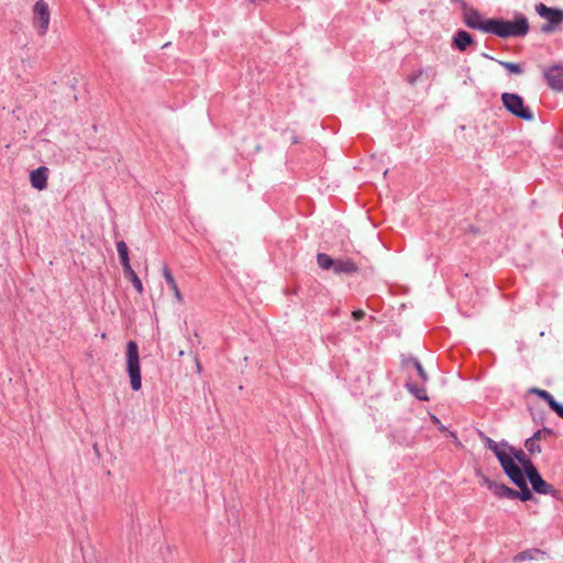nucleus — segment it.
Listing matches in <instances>:
<instances>
[{"instance_id": "1", "label": "nucleus", "mask_w": 563, "mask_h": 563, "mask_svg": "<svg viewBox=\"0 0 563 563\" xmlns=\"http://www.w3.org/2000/svg\"><path fill=\"white\" fill-rule=\"evenodd\" d=\"M452 2L460 4L463 23L471 30L500 38L523 37L529 33V21L523 14H517L511 21L503 18H485L479 10L465 0H452Z\"/></svg>"}, {"instance_id": "2", "label": "nucleus", "mask_w": 563, "mask_h": 563, "mask_svg": "<svg viewBox=\"0 0 563 563\" xmlns=\"http://www.w3.org/2000/svg\"><path fill=\"white\" fill-rule=\"evenodd\" d=\"M126 372L130 377L131 388L139 391L142 387L140 352L135 341H129L125 349Z\"/></svg>"}, {"instance_id": "3", "label": "nucleus", "mask_w": 563, "mask_h": 563, "mask_svg": "<svg viewBox=\"0 0 563 563\" xmlns=\"http://www.w3.org/2000/svg\"><path fill=\"white\" fill-rule=\"evenodd\" d=\"M501 102L504 108L514 117L525 121L533 120L534 115L532 110L526 106L520 95L516 92H504L501 93Z\"/></svg>"}, {"instance_id": "4", "label": "nucleus", "mask_w": 563, "mask_h": 563, "mask_svg": "<svg viewBox=\"0 0 563 563\" xmlns=\"http://www.w3.org/2000/svg\"><path fill=\"white\" fill-rule=\"evenodd\" d=\"M51 22V11L45 0H37L32 8V25L38 36H45Z\"/></svg>"}, {"instance_id": "5", "label": "nucleus", "mask_w": 563, "mask_h": 563, "mask_svg": "<svg viewBox=\"0 0 563 563\" xmlns=\"http://www.w3.org/2000/svg\"><path fill=\"white\" fill-rule=\"evenodd\" d=\"M536 12L547 20V23L541 26L543 33H551L563 23V9L551 8L540 2L536 5Z\"/></svg>"}, {"instance_id": "6", "label": "nucleus", "mask_w": 563, "mask_h": 563, "mask_svg": "<svg viewBox=\"0 0 563 563\" xmlns=\"http://www.w3.org/2000/svg\"><path fill=\"white\" fill-rule=\"evenodd\" d=\"M547 85L556 92H563V65L553 64L543 70Z\"/></svg>"}, {"instance_id": "7", "label": "nucleus", "mask_w": 563, "mask_h": 563, "mask_svg": "<svg viewBox=\"0 0 563 563\" xmlns=\"http://www.w3.org/2000/svg\"><path fill=\"white\" fill-rule=\"evenodd\" d=\"M527 478L536 493L541 495H551L552 497L559 499V492L541 477L538 470Z\"/></svg>"}, {"instance_id": "8", "label": "nucleus", "mask_w": 563, "mask_h": 563, "mask_svg": "<svg viewBox=\"0 0 563 563\" xmlns=\"http://www.w3.org/2000/svg\"><path fill=\"white\" fill-rule=\"evenodd\" d=\"M505 474L510 478V481L516 485H525V483L527 482V476L526 474L522 472V470L516 464V462L514 461V459H509V460H506L504 459L503 460V465H501Z\"/></svg>"}, {"instance_id": "9", "label": "nucleus", "mask_w": 563, "mask_h": 563, "mask_svg": "<svg viewBox=\"0 0 563 563\" xmlns=\"http://www.w3.org/2000/svg\"><path fill=\"white\" fill-rule=\"evenodd\" d=\"M504 445L509 450L511 453V456L514 461L516 460L521 466L522 472L526 474V476H530L537 471V467L530 460V457L525 453L521 449H515L514 446L509 445L508 443H504Z\"/></svg>"}, {"instance_id": "10", "label": "nucleus", "mask_w": 563, "mask_h": 563, "mask_svg": "<svg viewBox=\"0 0 563 563\" xmlns=\"http://www.w3.org/2000/svg\"><path fill=\"white\" fill-rule=\"evenodd\" d=\"M475 45H476V41H475L474 36L465 30H457L454 33V35L452 37V42H451L452 48H454L461 53L466 52L471 46H475Z\"/></svg>"}, {"instance_id": "11", "label": "nucleus", "mask_w": 563, "mask_h": 563, "mask_svg": "<svg viewBox=\"0 0 563 563\" xmlns=\"http://www.w3.org/2000/svg\"><path fill=\"white\" fill-rule=\"evenodd\" d=\"M49 176V169L46 166H40L30 173L31 186L38 190H45L47 188V180Z\"/></svg>"}, {"instance_id": "12", "label": "nucleus", "mask_w": 563, "mask_h": 563, "mask_svg": "<svg viewBox=\"0 0 563 563\" xmlns=\"http://www.w3.org/2000/svg\"><path fill=\"white\" fill-rule=\"evenodd\" d=\"M529 393L534 394L541 399H543L558 416H563V404L556 401L549 391L537 387H532L529 389Z\"/></svg>"}, {"instance_id": "13", "label": "nucleus", "mask_w": 563, "mask_h": 563, "mask_svg": "<svg viewBox=\"0 0 563 563\" xmlns=\"http://www.w3.org/2000/svg\"><path fill=\"white\" fill-rule=\"evenodd\" d=\"M333 272L335 274L353 275L358 272V266L351 258H338L335 260Z\"/></svg>"}, {"instance_id": "14", "label": "nucleus", "mask_w": 563, "mask_h": 563, "mask_svg": "<svg viewBox=\"0 0 563 563\" xmlns=\"http://www.w3.org/2000/svg\"><path fill=\"white\" fill-rule=\"evenodd\" d=\"M483 57L497 62L509 74L522 75L525 73L523 64L514 63V62H506V60H498V59H495L494 57H492V56H489L488 54H485V53L483 54Z\"/></svg>"}, {"instance_id": "15", "label": "nucleus", "mask_w": 563, "mask_h": 563, "mask_svg": "<svg viewBox=\"0 0 563 563\" xmlns=\"http://www.w3.org/2000/svg\"><path fill=\"white\" fill-rule=\"evenodd\" d=\"M162 272H163V276H164L167 285L169 286V288L174 292L175 298L177 299L178 302H181L183 301V295H181V292H180V290L178 288L176 279L174 278L170 269L168 268L167 265H164Z\"/></svg>"}, {"instance_id": "16", "label": "nucleus", "mask_w": 563, "mask_h": 563, "mask_svg": "<svg viewBox=\"0 0 563 563\" xmlns=\"http://www.w3.org/2000/svg\"><path fill=\"white\" fill-rule=\"evenodd\" d=\"M545 552L540 549H528L525 551L519 552L515 555L514 561L515 562H522L526 560H536L538 556H544Z\"/></svg>"}, {"instance_id": "17", "label": "nucleus", "mask_w": 563, "mask_h": 563, "mask_svg": "<svg viewBox=\"0 0 563 563\" xmlns=\"http://www.w3.org/2000/svg\"><path fill=\"white\" fill-rule=\"evenodd\" d=\"M406 388L409 390L410 394H412L417 399L427 401L429 400L427 389L423 387V385H418L416 383L407 382Z\"/></svg>"}, {"instance_id": "18", "label": "nucleus", "mask_w": 563, "mask_h": 563, "mask_svg": "<svg viewBox=\"0 0 563 563\" xmlns=\"http://www.w3.org/2000/svg\"><path fill=\"white\" fill-rule=\"evenodd\" d=\"M504 443H506L505 441L500 442V443H494V445L489 449L494 454L495 456L497 457V460L499 461L500 465H503V460L506 459V460H509L511 459V453L509 452V450L504 445Z\"/></svg>"}, {"instance_id": "19", "label": "nucleus", "mask_w": 563, "mask_h": 563, "mask_svg": "<svg viewBox=\"0 0 563 563\" xmlns=\"http://www.w3.org/2000/svg\"><path fill=\"white\" fill-rule=\"evenodd\" d=\"M117 251L120 257V263L122 265V268H128L131 266L130 264V257H129V249L124 241H118L117 244Z\"/></svg>"}, {"instance_id": "20", "label": "nucleus", "mask_w": 563, "mask_h": 563, "mask_svg": "<svg viewBox=\"0 0 563 563\" xmlns=\"http://www.w3.org/2000/svg\"><path fill=\"white\" fill-rule=\"evenodd\" d=\"M124 277L130 280L135 290L141 295L143 294V285L132 266L123 269Z\"/></svg>"}, {"instance_id": "21", "label": "nucleus", "mask_w": 563, "mask_h": 563, "mask_svg": "<svg viewBox=\"0 0 563 563\" xmlns=\"http://www.w3.org/2000/svg\"><path fill=\"white\" fill-rule=\"evenodd\" d=\"M484 483L487 485V488L498 498H504V489H506V485L501 483H497L495 481L489 479L487 476H483Z\"/></svg>"}, {"instance_id": "22", "label": "nucleus", "mask_w": 563, "mask_h": 563, "mask_svg": "<svg viewBox=\"0 0 563 563\" xmlns=\"http://www.w3.org/2000/svg\"><path fill=\"white\" fill-rule=\"evenodd\" d=\"M404 365L405 366L411 365L416 369L417 375L420 377V379L422 380L423 384L428 380V375H427L424 368L422 367L421 363L417 358H415V357L407 358L404 361Z\"/></svg>"}, {"instance_id": "23", "label": "nucleus", "mask_w": 563, "mask_h": 563, "mask_svg": "<svg viewBox=\"0 0 563 563\" xmlns=\"http://www.w3.org/2000/svg\"><path fill=\"white\" fill-rule=\"evenodd\" d=\"M317 263L322 269H330L334 267L335 260L324 253H319L317 255Z\"/></svg>"}, {"instance_id": "24", "label": "nucleus", "mask_w": 563, "mask_h": 563, "mask_svg": "<svg viewBox=\"0 0 563 563\" xmlns=\"http://www.w3.org/2000/svg\"><path fill=\"white\" fill-rule=\"evenodd\" d=\"M517 487L519 488L518 494H517V499H520L522 501H528V500L533 499L532 492L528 487L527 482L525 483V485L520 484Z\"/></svg>"}, {"instance_id": "25", "label": "nucleus", "mask_w": 563, "mask_h": 563, "mask_svg": "<svg viewBox=\"0 0 563 563\" xmlns=\"http://www.w3.org/2000/svg\"><path fill=\"white\" fill-rule=\"evenodd\" d=\"M539 442L540 441L536 440L533 437H530L526 440L525 446L531 455L541 453L542 450Z\"/></svg>"}, {"instance_id": "26", "label": "nucleus", "mask_w": 563, "mask_h": 563, "mask_svg": "<svg viewBox=\"0 0 563 563\" xmlns=\"http://www.w3.org/2000/svg\"><path fill=\"white\" fill-rule=\"evenodd\" d=\"M554 435V431L550 428L543 427L533 433V438L538 441L545 440L548 437Z\"/></svg>"}, {"instance_id": "27", "label": "nucleus", "mask_w": 563, "mask_h": 563, "mask_svg": "<svg viewBox=\"0 0 563 563\" xmlns=\"http://www.w3.org/2000/svg\"><path fill=\"white\" fill-rule=\"evenodd\" d=\"M422 74H423L422 68L415 70L413 73H411L407 76V82L410 86H415L418 82V80L420 79V77L422 76Z\"/></svg>"}, {"instance_id": "28", "label": "nucleus", "mask_w": 563, "mask_h": 563, "mask_svg": "<svg viewBox=\"0 0 563 563\" xmlns=\"http://www.w3.org/2000/svg\"><path fill=\"white\" fill-rule=\"evenodd\" d=\"M478 438L482 440L486 449H490L494 443H496L494 440H492L489 437H487L483 431L477 432Z\"/></svg>"}, {"instance_id": "29", "label": "nucleus", "mask_w": 563, "mask_h": 563, "mask_svg": "<svg viewBox=\"0 0 563 563\" xmlns=\"http://www.w3.org/2000/svg\"><path fill=\"white\" fill-rule=\"evenodd\" d=\"M517 494H518V490H516L511 487H508L506 485V489H504V498L517 499Z\"/></svg>"}, {"instance_id": "30", "label": "nucleus", "mask_w": 563, "mask_h": 563, "mask_svg": "<svg viewBox=\"0 0 563 563\" xmlns=\"http://www.w3.org/2000/svg\"><path fill=\"white\" fill-rule=\"evenodd\" d=\"M364 317H365V311H363L362 309H357L352 312V318L355 321H358V320L363 319Z\"/></svg>"}, {"instance_id": "31", "label": "nucleus", "mask_w": 563, "mask_h": 563, "mask_svg": "<svg viewBox=\"0 0 563 563\" xmlns=\"http://www.w3.org/2000/svg\"><path fill=\"white\" fill-rule=\"evenodd\" d=\"M431 419H432L434 424L439 426V430L440 431L446 430V428L443 424H441L440 420L435 416H432Z\"/></svg>"}, {"instance_id": "32", "label": "nucleus", "mask_w": 563, "mask_h": 563, "mask_svg": "<svg viewBox=\"0 0 563 563\" xmlns=\"http://www.w3.org/2000/svg\"><path fill=\"white\" fill-rule=\"evenodd\" d=\"M559 417L563 419V416H559Z\"/></svg>"}]
</instances>
